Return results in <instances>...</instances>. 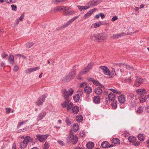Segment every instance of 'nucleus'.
I'll return each mask as SVG.
<instances>
[{
  "label": "nucleus",
  "mask_w": 149,
  "mask_h": 149,
  "mask_svg": "<svg viewBox=\"0 0 149 149\" xmlns=\"http://www.w3.org/2000/svg\"><path fill=\"white\" fill-rule=\"evenodd\" d=\"M30 142L32 144H34L35 142L33 139L29 136H26L23 141L20 144L19 148L21 149H24L28 145V143Z\"/></svg>",
  "instance_id": "f257e3e1"
},
{
  "label": "nucleus",
  "mask_w": 149,
  "mask_h": 149,
  "mask_svg": "<svg viewBox=\"0 0 149 149\" xmlns=\"http://www.w3.org/2000/svg\"><path fill=\"white\" fill-rule=\"evenodd\" d=\"M107 38L105 34L102 33H99L94 34L92 37V39L97 41L102 42L105 40Z\"/></svg>",
  "instance_id": "f03ea898"
},
{
  "label": "nucleus",
  "mask_w": 149,
  "mask_h": 149,
  "mask_svg": "<svg viewBox=\"0 0 149 149\" xmlns=\"http://www.w3.org/2000/svg\"><path fill=\"white\" fill-rule=\"evenodd\" d=\"M93 64V63H89L86 67L79 72L77 77L78 79L79 80H81V75L85 74L88 72Z\"/></svg>",
  "instance_id": "7ed1b4c3"
},
{
  "label": "nucleus",
  "mask_w": 149,
  "mask_h": 149,
  "mask_svg": "<svg viewBox=\"0 0 149 149\" xmlns=\"http://www.w3.org/2000/svg\"><path fill=\"white\" fill-rule=\"evenodd\" d=\"M74 91L73 89L70 88L67 90L64 89L63 90V95L65 99H69L70 97L73 93Z\"/></svg>",
  "instance_id": "20e7f679"
},
{
  "label": "nucleus",
  "mask_w": 149,
  "mask_h": 149,
  "mask_svg": "<svg viewBox=\"0 0 149 149\" xmlns=\"http://www.w3.org/2000/svg\"><path fill=\"white\" fill-rule=\"evenodd\" d=\"M67 140L69 142L75 144L78 142V138L76 136H74L73 134H70L67 137Z\"/></svg>",
  "instance_id": "39448f33"
},
{
  "label": "nucleus",
  "mask_w": 149,
  "mask_h": 149,
  "mask_svg": "<svg viewBox=\"0 0 149 149\" xmlns=\"http://www.w3.org/2000/svg\"><path fill=\"white\" fill-rule=\"evenodd\" d=\"M77 66V65H75L73 67L72 70L69 72L67 76V79H72L75 77L76 74V67Z\"/></svg>",
  "instance_id": "423d86ee"
},
{
  "label": "nucleus",
  "mask_w": 149,
  "mask_h": 149,
  "mask_svg": "<svg viewBox=\"0 0 149 149\" xmlns=\"http://www.w3.org/2000/svg\"><path fill=\"white\" fill-rule=\"evenodd\" d=\"M49 135L48 134L45 135H41L40 134H37L36 135V137L37 139L40 141L42 142H44L47 139Z\"/></svg>",
  "instance_id": "0eeeda50"
},
{
  "label": "nucleus",
  "mask_w": 149,
  "mask_h": 149,
  "mask_svg": "<svg viewBox=\"0 0 149 149\" xmlns=\"http://www.w3.org/2000/svg\"><path fill=\"white\" fill-rule=\"evenodd\" d=\"M47 95L45 94L40 97L36 102L37 105L38 106L42 105L44 102L45 99Z\"/></svg>",
  "instance_id": "6e6552de"
},
{
  "label": "nucleus",
  "mask_w": 149,
  "mask_h": 149,
  "mask_svg": "<svg viewBox=\"0 0 149 149\" xmlns=\"http://www.w3.org/2000/svg\"><path fill=\"white\" fill-rule=\"evenodd\" d=\"M71 9V8L69 7L65 6H57L54 8V11L56 12V11H65L67 10H69Z\"/></svg>",
  "instance_id": "1a4fd4ad"
},
{
  "label": "nucleus",
  "mask_w": 149,
  "mask_h": 149,
  "mask_svg": "<svg viewBox=\"0 0 149 149\" xmlns=\"http://www.w3.org/2000/svg\"><path fill=\"white\" fill-rule=\"evenodd\" d=\"M102 1V0H93L90 1L88 3L89 8L91 7L95 6L97 5Z\"/></svg>",
  "instance_id": "9d476101"
},
{
  "label": "nucleus",
  "mask_w": 149,
  "mask_h": 149,
  "mask_svg": "<svg viewBox=\"0 0 149 149\" xmlns=\"http://www.w3.org/2000/svg\"><path fill=\"white\" fill-rule=\"evenodd\" d=\"M143 79L140 77H136V79L134 83V86L136 87H138L143 82Z\"/></svg>",
  "instance_id": "9b49d317"
},
{
  "label": "nucleus",
  "mask_w": 149,
  "mask_h": 149,
  "mask_svg": "<svg viewBox=\"0 0 149 149\" xmlns=\"http://www.w3.org/2000/svg\"><path fill=\"white\" fill-rule=\"evenodd\" d=\"M100 68L103 71V73L106 75H110V72L109 69L106 66H100Z\"/></svg>",
  "instance_id": "f8f14e48"
},
{
  "label": "nucleus",
  "mask_w": 149,
  "mask_h": 149,
  "mask_svg": "<svg viewBox=\"0 0 149 149\" xmlns=\"http://www.w3.org/2000/svg\"><path fill=\"white\" fill-rule=\"evenodd\" d=\"M46 112L44 111H42L37 116V121L42 120L46 115Z\"/></svg>",
  "instance_id": "ddd939ff"
},
{
  "label": "nucleus",
  "mask_w": 149,
  "mask_h": 149,
  "mask_svg": "<svg viewBox=\"0 0 149 149\" xmlns=\"http://www.w3.org/2000/svg\"><path fill=\"white\" fill-rule=\"evenodd\" d=\"M79 15L78 16H75L72 18L70 19L65 24H64L63 26L64 27H66L72 23L76 19L78 18Z\"/></svg>",
  "instance_id": "4468645a"
},
{
  "label": "nucleus",
  "mask_w": 149,
  "mask_h": 149,
  "mask_svg": "<svg viewBox=\"0 0 149 149\" xmlns=\"http://www.w3.org/2000/svg\"><path fill=\"white\" fill-rule=\"evenodd\" d=\"M40 69L39 67H36L28 69L25 71V72L27 74H30L33 71L38 70Z\"/></svg>",
  "instance_id": "2eb2a0df"
},
{
  "label": "nucleus",
  "mask_w": 149,
  "mask_h": 149,
  "mask_svg": "<svg viewBox=\"0 0 149 149\" xmlns=\"http://www.w3.org/2000/svg\"><path fill=\"white\" fill-rule=\"evenodd\" d=\"M125 34V33L123 32L117 34H113L111 36V38L113 39L118 38L120 37L124 36Z\"/></svg>",
  "instance_id": "dca6fc26"
},
{
  "label": "nucleus",
  "mask_w": 149,
  "mask_h": 149,
  "mask_svg": "<svg viewBox=\"0 0 149 149\" xmlns=\"http://www.w3.org/2000/svg\"><path fill=\"white\" fill-rule=\"evenodd\" d=\"M136 93L139 95H144V94L147 93L146 90L144 88H140L136 91Z\"/></svg>",
  "instance_id": "f3484780"
},
{
  "label": "nucleus",
  "mask_w": 149,
  "mask_h": 149,
  "mask_svg": "<svg viewBox=\"0 0 149 149\" xmlns=\"http://www.w3.org/2000/svg\"><path fill=\"white\" fill-rule=\"evenodd\" d=\"M118 99L119 102L123 104L125 102V97L123 95H121L119 96Z\"/></svg>",
  "instance_id": "a211bd4d"
},
{
  "label": "nucleus",
  "mask_w": 149,
  "mask_h": 149,
  "mask_svg": "<svg viewBox=\"0 0 149 149\" xmlns=\"http://www.w3.org/2000/svg\"><path fill=\"white\" fill-rule=\"evenodd\" d=\"M108 97L109 101H113L116 98L115 95L112 93H110L108 94Z\"/></svg>",
  "instance_id": "6ab92c4d"
},
{
  "label": "nucleus",
  "mask_w": 149,
  "mask_h": 149,
  "mask_svg": "<svg viewBox=\"0 0 149 149\" xmlns=\"http://www.w3.org/2000/svg\"><path fill=\"white\" fill-rule=\"evenodd\" d=\"M8 61L9 63L13 65L15 62L13 56L11 54L8 57Z\"/></svg>",
  "instance_id": "aec40b11"
},
{
  "label": "nucleus",
  "mask_w": 149,
  "mask_h": 149,
  "mask_svg": "<svg viewBox=\"0 0 149 149\" xmlns=\"http://www.w3.org/2000/svg\"><path fill=\"white\" fill-rule=\"evenodd\" d=\"M95 10V9L91 10L88 12L83 17L85 19H86L88 18L91 15L93 14V12Z\"/></svg>",
  "instance_id": "412c9836"
},
{
  "label": "nucleus",
  "mask_w": 149,
  "mask_h": 149,
  "mask_svg": "<svg viewBox=\"0 0 149 149\" xmlns=\"http://www.w3.org/2000/svg\"><path fill=\"white\" fill-rule=\"evenodd\" d=\"M100 97L98 96H95L93 98L94 102L95 104H99L100 103Z\"/></svg>",
  "instance_id": "4be33fe9"
},
{
  "label": "nucleus",
  "mask_w": 149,
  "mask_h": 149,
  "mask_svg": "<svg viewBox=\"0 0 149 149\" xmlns=\"http://www.w3.org/2000/svg\"><path fill=\"white\" fill-rule=\"evenodd\" d=\"M65 100L61 104V105L63 108L67 107L68 104L70 102L69 99H65Z\"/></svg>",
  "instance_id": "5701e85b"
},
{
  "label": "nucleus",
  "mask_w": 149,
  "mask_h": 149,
  "mask_svg": "<svg viewBox=\"0 0 149 149\" xmlns=\"http://www.w3.org/2000/svg\"><path fill=\"white\" fill-rule=\"evenodd\" d=\"M84 91L86 93L89 94L92 92V89L91 87L87 86L85 87Z\"/></svg>",
  "instance_id": "b1692460"
},
{
  "label": "nucleus",
  "mask_w": 149,
  "mask_h": 149,
  "mask_svg": "<svg viewBox=\"0 0 149 149\" xmlns=\"http://www.w3.org/2000/svg\"><path fill=\"white\" fill-rule=\"evenodd\" d=\"M95 92L97 95H100L102 94V91L100 88L97 87L95 89Z\"/></svg>",
  "instance_id": "393cba45"
},
{
  "label": "nucleus",
  "mask_w": 149,
  "mask_h": 149,
  "mask_svg": "<svg viewBox=\"0 0 149 149\" xmlns=\"http://www.w3.org/2000/svg\"><path fill=\"white\" fill-rule=\"evenodd\" d=\"M77 7L79 10L80 11L84 10L89 8V6H78Z\"/></svg>",
  "instance_id": "a878e982"
},
{
  "label": "nucleus",
  "mask_w": 149,
  "mask_h": 149,
  "mask_svg": "<svg viewBox=\"0 0 149 149\" xmlns=\"http://www.w3.org/2000/svg\"><path fill=\"white\" fill-rule=\"evenodd\" d=\"M73 113L75 114L78 113L79 111V108L78 106H74L72 108Z\"/></svg>",
  "instance_id": "bb28decb"
},
{
  "label": "nucleus",
  "mask_w": 149,
  "mask_h": 149,
  "mask_svg": "<svg viewBox=\"0 0 149 149\" xmlns=\"http://www.w3.org/2000/svg\"><path fill=\"white\" fill-rule=\"evenodd\" d=\"M94 145L93 142H89L86 144V147L87 148L89 149H91L94 146Z\"/></svg>",
  "instance_id": "cd10ccee"
},
{
  "label": "nucleus",
  "mask_w": 149,
  "mask_h": 149,
  "mask_svg": "<svg viewBox=\"0 0 149 149\" xmlns=\"http://www.w3.org/2000/svg\"><path fill=\"white\" fill-rule=\"evenodd\" d=\"M147 98L146 95H143L139 97V100L141 102L143 103L146 102Z\"/></svg>",
  "instance_id": "c85d7f7f"
},
{
  "label": "nucleus",
  "mask_w": 149,
  "mask_h": 149,
  "mask_svg": "<svg viewBox=\"0 0 149 149\" xmlns=\"http://www.w3.org/2000/svg\"><path fill=\"white\" fill-rule=\"evenodd\" d=\"M109 146V143L107 141H105L103 142L102 144V147L104 148H108Z\"/></svg>",
  "instance_id": "c756f323"
},
{
  "label": "nucleus",
  "mask_w": 149,
  "mask_h": 149,
  "mask_svg": "<svg viewBox=\"0 0 149 149\" xmlns=\"http://www.w3.org/2000/svg\"><path fill=\"white\" fill-rule=\"evenodd\" d=\"M73 98L74 101L75 102H78L80 99V96L79 94H77L74 95Z\"/></svg>",
  "instance_id": "7c9ffc66"
},
{
  "label": "nucleus",
  "mask_w": 149,
  "mask_h": 149,
  "mask_svg": "<svg viewBox=\"0 0 149 149\" xmlns=\"http://www.w3.org/2000/svg\"><path fill=\"white\" fill-rule=\"evenodd\" d=\"M101 24H102L100 22H96L93 24L91 25V28H96L99 27Z\"/></svg>",
  "instance_id": "2f4dec72"
},
{
  "label": "nucleus",
  "mask_w": 149,
  "mask_h": 149,
  "mask_svg": "<svg viewBox=\"0 0 149 149\" xmlns=\"http://www.w3.org/2000/svg\"><path fill=\"white\" fill-rule=\"evenodd\" d=\"M74 12V11H68V10L64 11L63 14L65 15H69L73 14Z\"/></svg>",
  "instance_id": "473e14b6"
},
{
  "label": "nucleus",
  "mask_w": 149,
  "mask_h": 149,
  "mask_svg": "<svg viewBox=\"0 0 149 149\" xmlns=\"http://www.w3.org/2000/svg\"><path fill=\"white\" fill-rule=\"evenodd\" d=\"M76 120L79 122H81L83 120L82 116L81 115H78L76 118Z\"/></svg>",
  "instance_id": "72a5a7b5"
},
{
  "label": "nucleus",
  "mask_w": 149,
  "mask_h": 149,
  "mask_svg": "<svg viewBox=\"0 0 149 149\" xmlns=\"http://www.w3.org/2000/svg\"><path fill=\"white\" fill-rule=\"evenodd\" d=\"M79 129V125L78 124H74L73 126V130L74 132H77Z\"/></svg>",
  "instance_id": "f704fd0d"
},
{
  "label": "nucleus",
  "mask_w": 149,
  "mask_h": 149,
  "mask_svg": "<svg viewBox=\"0 0 149 149\" xmlns=\"http://www.w3.org/2000/svg\"><path fill=\"white\" fill-rule=\"evenodd\" d=\"M112 142L115 144H119L120 143V141L119 139L117 138H114L112 139Z\"/></svg>",
  "instance_id": "c9c22d12"
},
{
  "label": "nucleus",
  "mask_w": 149,
  "mask_h": 149,
  "mask_svg": "<svg viewBox=\"0 0 149 149\" xmlns=\"http://www.w3.org/2000/svg\"><path fill=\"white\" fill-rule=\"evenodd\" d=\"M138 139L141 141H143L144 140V135L140 134L138 136Z\"/></svg>",
  "instance_id": "e433bc0d"
},
{
  "label": "nucleus",
  "mask_w": 149,
  "mask_h": 149,
  "mask_svg": "<svg viewBox=\"0 0 149 149\" xmlns=\"http://www.w3.org/2000/svg\"><path fill=\"white\" fill-rule=\"evenodd\" d=\"M133 78H132L131 77H130L128 78H125L124 79V80L127 83H130L132 82Z\"/></svg>",
  "instance_id": "4c0bfd02"
},
{
  "label": "nucleus",
  "mask_w": 149,
  "mask_h": 149,
  "mask_svg": "<svg viewBox=\"0 0 149 149\" xmlns=\"http://www.w3.org/2000/svg\"><path fill=\"white\" fill-rule=\"evenodd\" d=\"M111 106L114 109H116L117 107V102L114 100L111 103Z\"/></svg>",
  "instance_id": "58836bf2"
},
{
  "label": "nucleus",
  "mask_w": 149,
  "mask_h": 149,
  "mask_svg": "<svg viewBox=\"0 0 149 149\" xmlns=\"http://www.w3.org/2000/svg\"><path fill=\"white\" fill-rule=\"evenodd\" d=\"M73 104L72 103L70 102L68 104L67 107V111H69L70 109L72 107L73 108Z\"/></svg>",
  "instance_id": "ea45409f"
},
{
  "label": "nucleus",
  "mask_w": 149,
  "mask_h": 149,
  "mask_svg": "<svg viewBox=\"0 0 149 149\" xmlns=\"http://www.w3.org/2000/svg\"><path fill=\"white\" fill-rule=\"evenodd\" d=\"M65 121L67 125H70L72 124L71 120L67 117H66L65 118Z\"/></svg>",
  "instance_id": "a19ab883"
},
{
  "label": "nucleus",
  "mask_w": 149,
  "mask_h": 149,
  "mask_svg": "<svg viewBox=\"0 0 149 149\" xmlns=\"http://www.w3.org/2000/svg\"><path fill=\"white\" fill-rule=\"evenodd\" d=\"M143 107L141 106L139 107L136 111V113L139 114L143 112Z\"/></svg>",
  "instance_id": "79ce46f5"
},
{
  "label": "nucleus",
  "mask_w": 149,
  "mask_h": 149,
  "mask_svg": "<svg viewBox=\"0 0 149 149\" xmlns=\"http://www.w3.org/2000/svg\"><path fill=\"white\" fill-rule=\"evenodd\" d=\"M129 141L131 143L133 142L136 140V138L133 136H130L128 138Z\"/></svg>",
  "instance_id": "37998d69"
},
{
  "label": "nucleus",
  "mask_w": 149,
  "mask_h": 149,
  "mask_svg": "<svg viewBox=\"0 0 149 149\" xmlns=\"http://www.w3.org/2000/svg\"><path fill=\"white\" fill-rule=\"evenodd\" d=\"M15 56L16 57H21L24 59H27V57L26 56L20 54H16L15 55Z\"/></svg>",
  "instance_id": "c03bdc74"
},
{
  "label": "nucleus",
  "mask_w": 149,
  "mask_h": 149,
  "mask_svg": "<svg viewBox=\"0 0 149 149\" xmlns=\"http://www.w3.org/2000/svg\"><path fill=\"white\" fill-rule=\"evenodd\" d=\"M28 121L27 120H25L22 122H20L19 123L17 126V128H19L23 124L26 123Z\"/></svg>",
  "instance_id": "a18cd8bd"
},
{
  "label": "nucleus",
  "mask_w": 149,
  "mask_h": 149,
  "mask_svg": "<svg viewBox=\"0 0 149 149\" xmlns=\"http://www.w3.org/2000/svg\"><path fill=\"white\" fill-rule=\"evenodd\" d=\"M28 121L27 120H25L22 122H20L19 123L17 126V128H19L23 124L26 123Z\"/></svg>",
  "instance_id": "49530a36"
},
{
  "label": "nucleus",
  "mask_w": 149,
  "mask_h": 149,
  "mask_svg": "<svg viewBox=\"0 0 149 149\" xmlns=\"http://www.w3.org/2000/svg\"><path fill=\"white\" fill-rule=\"evenodd\" d=\"M109 90L117 94H120L121 92L120 91H118L117 90H116L115 89L110 88L109 89Z\"/></svg>",
  "instance_id": "de8ad7c7"
},
{
  "label": "nucleus",
  "mask_w": 149,
  "mask_h": 149,
  "mask_svg": "<svg viewBox=\"0 0 149 149\" xmlns=\"http://www.w3.org/2000/svg\"><path fill=\"white\" fill-rule=\"evenodd\" d=\"M49 146V144L46 141L44 144V147L43 149H48Z\"/></svg>",
  "instance_id": "09e8293b"
},
{
  "label": "nucleus",
  "mask_w": 149,
  "mask_h": 149,
  "mask_svg": "<svg viewBox=\"0 0 149 149\" xmlns=\"http://www.w3.org/2000/svg\"><path fill=\"white\" fill-rule=\"evenodd\" d=\"M5 1L8 3H13L15 2V0H5Z\"/></svg>",
  "instance_id": "8fccbe9b"
},
{
  "label": "nucleus",
  "mask_w": 149,
  "mask_h": 149,
  "mask_svg": "<svg viewBox=\"0 0 149 149\" xmlns=\"http://www.w3.org/2000/svg\"><path fill=\"white\" fill-rule=\"evenodd\" d=\"M87 86V83L86 82L81 83L80 84V86L81 88H84L85 87Z\"/></svg>",
  "instance_id": "3c124183"
},
{
  "label": "nucleus",
  "mask_w": 149,
  "mask_h": 149,
  "mask_svg": "<svg viewBox=\"0 0 149 149\" xmlns=\"http://www.w3.org/2000/svg\"><path fill=\"white\" fill-rule=\"evenodd\" d=\"M93 83L96 86H99L100 84V83L97 80L95 79L93 80Z\"/></svg>",
  "instance_id": "603ef678"
},
{
  "label": "nucleus",
  "mask_w": 149,
  "mask_h": 149,
  "mask_svg": "<svg viewBox=\"0 0 149 149\" xmlns=\"http://www.w3.org/2000/svg\"><path fill=\"white\" fill-rule=\"evenodd\" d=\"M65 0H54V2L56 3H58L64 1Z\"/></svg>",
  "instance_id": "864d4df0"
},
{
  "label": "nucleus",
  "mask_w": 149,
  "mask_h": 149,
  "mask_svg": "<svg viewBox=\"0 0 149 149\" xmlns=\"http://www.w3.org/2000/svg\"><path fill=\"white\" fill-rule=\"evenodd\" d=\"M11 7L12 8V10L14 11L17 10V7L16 6L14 5H12Z\"/></svg>",
  "instance_id": "5fc2aeb1"
},
{
  "label": "nucleus",
  "mask_w": 149,
  "mask_h": 149,
  "mask_svg": "<svg viewBox=\"0 0 149 149\" xmlns=\"http://www.w3.org/2000/svg\"><path fill=\"white\" fill-rule=\"evenodd\" d=\"M26 46L29 48H30L33 45V43L32 42L28 43L26 44Z\"/></svg>",
  "instance_id": "6e6d98bb"
},
{
  "label": "nucleus",
  "mask_w": 149,
  "mask_h": 149,
  "mask_svg": "<svg viewBox=\"0 0 149 149\" xmlns=\"http://www.w3.org/2000/svg\"><path fill=\"white\" fill-rule=\"evenodd\" d=\"M85 132L84 131H81L80 133V135L82 137H84L85 136Z\"/></svg>",
  "instance_id": "4d7b16f0"
},
{
  "label": "nucleus",
  "mask_w": 149,
  "mask_h": 149,
  "mask_svg": "<svg viewBox=\"0 0 149 149\" xmlns=\"http://www.w3.org/2000/svg\"><path fill=\"white\" fill-rule=\"evenodd\" d=\"M118 17L116 16H114L111 19V20L113 22H114L118 19Z\"/></svg>",
  "instance_id": "13d9d810"
},
{
  "label": "nucleus",
  "mask_w": 149,
  "mask_h": 149,
  "mask_svg": "<svg viewBox=\"0 0 149 149\" xmlns=\"http://www.w3.org/2000/svg\"><path fill=\"white\" fill-rule=\"evenodd\" d=\"M2 54H2V57L4 58H6L8 56V54H6V52H4Z\"/></svg>",
  "instance_id": "bf43d9fd"
},
{
  "label": "nucleus",
  "mask_w": 149,
  "mask_h": 149,
  "mask_svg": "<svg viewBox=\"0 0 149 149\" xmlns=\"http://www.w3.org/2000/svg\"><path fill=\"white\" fill-rule=\"evenodd\" d=\"M24 18V15L22 14L18 19H19V21H22L23 20Z\"/></svg>",
  "instance_id": "052dcab7"
},
{
  "label": "nucleus",
  "mask_w": 149,
  "mask_h": 149,
  "mask_svg": "<svg viewBox=\"0 0 149 149\" xmlns=\"http://www.w3.org/2000/svg\"><path fill=\"white\" fill-rule=\"evenodd\" d=\"M6 113H9L11 111V109L10 108H6Z\"/></svg>",
  "instance_id": "680f3d73"
},
{
  "label": "nucleus",
  "mask_w": 149,
  "mask_h": 149,
  "mask_svg": "<svg viewBox=\"0 0 149 149\" xmlns=\"http://www.w3.org/2000/svg\"><path fill=\"white\" fill-rule=\"evenodd\" d=\"M112 68V72H111V73L113 74V76H114V75H116V73L115 72V70L113 68Z\"/></svg>",
  "instance_id": "e2e57ef3"
},
{
  "label": "nucleus",
  "mask_w": 149,
  "mask_h": 149,
  "mask_svg": "<svg viewBox=\"0 0 149 149\" xmlns=\"http://www.w3.org/2000/svg\"><path fill=\"white\" fill-rule=\"evenodd\" d=\"M19 69V68L17 65H15L14 66V70L15 71H17Z\"/></svg>",
  "instance_id": "0e129e2a"
},
{
  "label": "nucleus",
  "mask_w": 149,
  "mask_h": 149,
  "mask_svg": "<svg viewBox=\"0 0 149 149\" xmlns=\"http://www.w3.org/2000/svg\"><path fill=\"white\" fill-rule=\"evenodd\" d=\"M131 105L132 107L135 106L136 105V103L134 102H132L131 103Z\"/></svg>",
  "instance_id": "69168bd1"
},
{
  "label": "nucleus",
  "mask_w": 149,
  "mask_h": 149,
  "mask_svg": "<svg viewBox=\"0 0 149 149\" xmlns=\"http://www.w3.org/2000/svg\"><path fill=\"white\" fill-rule=\"evenodd\" d=\"M58 143L62 145L64 144L63 142L62 141H58Z\"/></svg>",
  "instance_id": "338daca9"
},
{
  "label": "nucleus",
  "mask_w": 149,
  "mask_h": 149,
  "mask_svg": "<svg viewBox=\"0 0 149 149\" xmlns=\"http://www.w3.org/2000/svg\"><path fill=\"white\" fill-rule=\"evenodd\" d=\"M145 110L147 112L149 113V106L146 107L145 108Z\"/></svg>",
  "instance_id": "774afa93"
}]
</instances>
